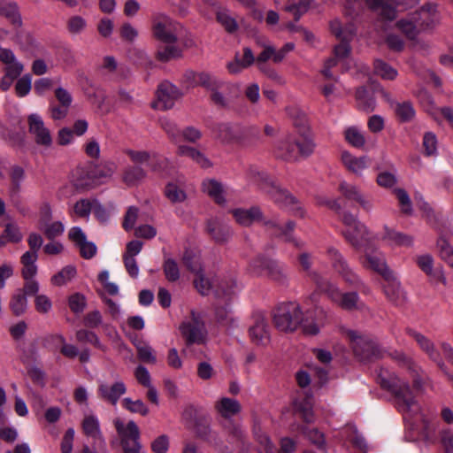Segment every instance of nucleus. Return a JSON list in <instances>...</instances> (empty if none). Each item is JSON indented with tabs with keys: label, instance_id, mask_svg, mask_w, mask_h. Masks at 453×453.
<instances>
[{
	"label": "nucleus",
	"instance_id": "1",
	"mask_svg": "<svg viewBox=\"0 0 453 453\" xmlns=\"http://www.w3.org/2000/svg\"><path fill=\"white\" fill-rule=\"evenodd\" d=\"M379 381L382 388L390 390L394 395L396 408L403 414L404 419L411 423L413 429L419 431L417 423L418 421L423 422L420 433L427 438L428 421L420 413L419 404L411 391L408 383L401 380L395 373L384 369H381L379 373Z\"/></svg>",
	"mask_w": 453,
	"mask_h": 453
},
{
	"label": "nucleus",
	"instance_id": "53",
	"mask_svg": "<svg viewBox=\"0 0 453 453\" xmlns=\"http://www.w3.org/2000/svg\"><path fill=\"white\" fill-rule=\"evenodd\" d=\"M166 45L157 50V58L162 62H168L172 59L180 58L181 50L175 43H165Z\"/></svg>",
	"mask_w": 453,
	"mask_h": 453
},
{
	"label": "nucleus",
	"instance_id": "59",
	"mask_svg": "<svg viewBox=\"0 0 453 453\" xmlns=\"http://www.w3.org/2000/svg\"><path fill=\"white\" fill-rule=\"evenodd\" d=\"M76 274L75 267L67 265L64 267L58 273L51 278V281L54 285L62 286L69 282L74 278Z\"/></svg>",
	"mask_w": 453,
	"mask_h": 453
},
{
	"label": "nucleus",
	"instance_id": "19",
	"mask_svg": "<svg viewBox=\"0 0 453 453\" xmlns=\"http://www.w3.org/2000/svg\"><path fill=\"white\" fill-rule=\"evenodd\" d=\"M327 254L332 260L334 268L347 282L351 285H357L359 282L358 277L350 270L342 255L335 248H328Z\"/></svg>",
	"mask_w": 453,
	"mask_h": 453
},
{
	"label": "nucleus",
	"instance_id": "52",
	"mask_svg": "<svg viewBox=\"0 0 453 453\" xmlns=\"http://www.w3.org/2000/svg\"><path fill=\"white\" fill-rule=\"evenodd\" d=\"M87 27V20L80 15H73L66 21L67 32L72 35L82 34Z\"/></svg>",
	"mask_w": 453,
	"mask_h": 453
},
{
	"label": "nucleus",
	"instance_id": "12",
	"mask_svg": "<svg viewBox=\"0 0 453 453\" xmlns=\"http://www.w3.org/2000/svg\"><path fill=\"white\" fill-rule=\"evenodd\" d=\"M250 271L252 274L257 276L269 273L273 280L279 282H283L286 279L282 265L263 257H257L251 261L250 264Z\"/></svg>",
	"mask_w": 453,
	"mask_h": 453
},
{
	"label": "nucleus",
	"instance_id": "40",
	"mask_svg": "<svg viewBox=\"0 0 453 453\" xmlns=\"http://www.w3.org/2000/svg\"><path fill=\"white\" fill-rule=\"evenodd\" d=\"M38 255L35 251H26L20 258L22 264L21 274L24 279L35 278L37 273L36 260Z\"/></svg>",
	"mask_w": 453,
	"mask_h": 453
},
{
	"label": "nucleus",
	"instance_id": "50",
	"mask_svg": "<svg viewBox=\"0 0 453 453\" xmlns=\"http://www.w3.org/2000/svg\"><path fill=\"white\" fill-rule=\"evenodd\" d=\"M346 141L353 147L360 149L365 144V137L357 127H349L344 131Z\"/></svg>",
	"mask_w": 453,
	"mask_h": 453
},
{
	"label": "nucleus",
	"instance_id": "27",
	"mask_svg": "<svg viewBox=\"0 0 453 453\" xmlns=\"http://www.w3.org/2000/svg\"><path fill=\"white\" fill-rule=\"evenodd\" d=\"M250 341L257 346H265L270 342L267 324L262 315L254 318V323L249 328Z\"/></svg>",
	"mask_w": 453,
	"mask_h": 453
},
{
	"label": "nucleus",
	"instance_id": "10",
	"mask_svg": "<svg viewBox=\"0 0 453 453\" xmlns=\"http://www.w3.org/2000/svg\"><path fill=\"white\" fill-rule=\"evenodd\" d=\"M350 341L355 354L362 359L379 358L382 353L378 344L369 336L360 334L357 331L348 329L344 332Z\"/></svg>",
	"mask_w": 453,
	"mask_h": 453
},
{
	"label": "nucleus",
	"instance_id": "43",
	"mask_svg": "<svg viewBox=\"0 0 453 453\" xmlns=\"http://www.w3.org/2000/svg\"><path fill=\"white\" fill-rule=\"evenodd\" d=\"M165 195L167 199L173 203H182L187 198V194L184 190V184L178 183L176 181H170L166 184Z\"/></svg>",
	"mask_w": 453,
	"mask_h": 453
},
{
	"label": "nucleus",
	"instance_id": "38",
	"mask_svg": "<svg viewBox=\"0 0 453 453\" xmlns=\"http://www.w3.org/2000/svg\"><path fill=\"white\" fill-rule=\"evenodd\" d=\"M177 153L180 156L189 157L203 168H210L211 166L210 159L203 152L195 148L180 145L178 147Z\"/></svg>",
	"mask_w": 453,
	"mask_h": 453
},
{
	"label": "nucleus",
	"instance_id": "41",
	"mask_svg": "<svg viewBox=\"0 0 453 453\" xmlns=\"http://www.w3.org/2000/svg\"><path fill=\"white\" fill-rule=\"evenodd\" d=\"M407 334L417 342L419 348L425 351L431 359L438 361V354L434 345L426 336L411 328L407 329Z\"/></svg>",
	"mask_w": 453,
	"mask_h": 453
},
{
	"label": "nucleus",
	"instance_id": "6",
	"mask_svg": "<svg viewBox=\"0 0 453 453\" xmlns=\"http://www.w3.org/2000/svg\"><path fill=\"white\" fill-rule=\"evenodd\" d=\"M309 274L316 283L317 288L331 299L332 302L344 310H355L361 307L359 296L356 292L342 293L332 282L322 277L317 272L310 271Z\"/></svg>",
	"mask_w": 453,
	"mask_h": 453
},
{
	"label": "nucleus",
	"instance_id": "58",
	"mask_svg": "<svg viewBox=\"0 0 453 453\" xmlns=\"http://www.w3.org/2000/svg\"><path fill=\"white\" fill-rule=\"evenodd\" d=\"M164 274L167 280L176 281L180 278V269L177 262L172 257H165L163 264Z\"/></svg>",
	"mask_w": 453,
	"mask_h": 453
},
{
	"label": "nucleus",
	"instance_id": "47",
	"mask_svg": "<svg viewBox=\"0 0 453 453\" xmlns=\"http://www.w3.org/2000/svg\"><path fill=\"white\" fill-rule=\"evenodd\" d=\"M373 72L383 80L393 81L398 73L396 69L381 59H376L373 63Z\"/></svg>",
	"mask_w": 453,
	"mask_h": 453
},
{
	"label": "nucleus",
	"instance_id": "46",
	"mask_svg": "<svg viewBox=\"0 0 453 453\" xmlns=\"http://www.w3.org/2000/svg\"><path fill=\"white\" fill-rule=\"evenodd\" d=\"M10 308L14 315L21 316L27 309V299L23 291L19 288L12 295L10 301Z\"/></svg>",
	"mask_w": 453,
	"mask_h": 453
},
{
	"label": "nucleus",
	"instance_id": "39",
	"mask_svg": "<svg viewBox=\"0 0 453 453\" xmlns=\"http://www.w3.org/2000/svg\"><path fill=\"white\" fill-rule=\"evenodd\" d=\"M145 178V170L138 165L127 166L122 173V181L128 187L139 185Z\"/></svg>",
	"mask_w": 453,
	"mask_h": 453
},
{
	"label": "nucleus",
	"instance_id": "29",
	"mask_svg": "<svg viewBox=\"0 0 453 453\" xmlns=\"http://www.w3.org/2000/svg\"><path fill=\"white\" fill-rule=\"evenodd\" d=\"M268 188L269 190L267 192L274 203L280 207L296 211V212L300 211L301 208L297 204L296 199L288 191L272 184Z\"/></svg>",
	"mask_w": 453,
	"mask_h": 453
},
{
	"label": "nucleus",
	"instance_id": "32",
	"mask_svg": "<svg viewBox=\"0 0 453 453\" xmlns=\"http://www.w3.org/2000/svg\"><path fill=\"white\" fill-rule=\"evenodd\" d=\"M0 62L4 65V72L17 78L24 71V65L16 58L14 52L8 49L0 51Z\"/></svg>",
	"mask_w": 453,
	"mask_h": 453
},
{
	"label": "nucleus",
	"instance_id": "21",
	"mask_svg": "<svg viewBox=\"0 0 453 453\" xmlns=\"http://www.w3.org/2000/svg\"><path fill=\"white\" fill-rule=\"evenodd\" d=\"M339 190L347 200L357 203L366 211H372V202L365 197L361 188L356 184L342 181Z\"/></svg>",
	"mask_w": 453,
	"mask_h": 453
},
{
	"label": "nucleus",
	"instance_id": "28",
	"mask_svg": "<svg viewBox=\"0 0 453 453\" xmlns=\"http://www.w3.org/2000/svg\"><path fill=\"white\" fill-rule=\"evenodd\" d=\"M341 160L348 171L361 176L365 170L370 167L371 159L367 156L356 157L349 151H342Z\"/></svg>",
	"mask_w": 453,
	"mask_h": 453
},
{
	"label": "nucleus",
	"instance_id": "35",
	"mask_svg": "<svg viewBox=\"0 0 453 453\" xmlns=\"http://www.w3.org/2000/svg\"><path fill=\"white\" fill-rule=\"evenodd\" d=\"M207 232L217 242H226L232 234L230 226L219 219L208 220Z\"/></svg>",
	"mask_w": 453,
	"mask_h": 453
},
{
	"label": "nucleus",
	"instance_id": "44",
	"mask_svg": "<svg viewBox=\"0 0 453 453\" xmlns=\"http://www.w3.org/2000/svg\"><path fill=\"white\" fill-rule=\"evenodd\" d=\"M133 343L136 348L139 360L149 365L157 363L155 350L148 342L136 340Z\"/></svg>",
	"mask_w": 453,
	"mask_h": 453
},
{
	"label": "nucleus",
	"instance_id": "64",
	"mask_svg": "<svg viewBox=\"0 0 453 453\" xmlns=\"http://www.w3.org/2000/svg\"><path fill=\"white\" fill-rule=\"evenodd\" d=\"M32 88V76L29 73L24 74L21 78H19L15 85L16 94L23 97L27 96Z\"/></svg>",
	"mask_w": 453,
	"mask_h": 453
},
{
	"label": "nucleus",
	"instance_id": "2",
	"mask_svg": "<svg viewBox=\"0 0 453 453\" xmlns=\"http://www.w3.org/2000/svg\"><path fill=\"white\" fill-rule=\"evenodd\" d=\"M316 321L309 311L303 315L301 307L296 303H284L277 306L273 312V323L282 332H293L299 326L306 334L315 335L319 334L323 326L324 311L320 308L314 311Z\"/></svg>",
	"mask_w": 453,
	"mask_h": 453
},
{
	"label": "nucleus",
	"instance_id": "42",
	"mask_svg": "<svg viewBox=\"0 0 453 453\" xmlns=\"http://www.w3.org/2000/svg\"><path fill=\"white\" fill-rule=\"evenodd\" d=\"M274 2L279 4L282 0H274ZM310 4V0H285L284 9L297 20L308 11Z\"/></svg>",
	"mask_w": 453,
	"mask_h": 453
},
{
	"label": "nucleus",
	"instance_id": "13",
	"mask_svg": "<svg viewBox=\"0 0 453 453\" xmlns=\"http://www.w3.org/2000/svg\"><path fill=\"white\" fill-rule=\"evenodd\" d=\"M419 0H366L367 4L374 9L381 19L393 20L395 18V10L393 4L407 8L418 3Z\"/></svg>",
	"mask_w": 453,
	"mask_h": 453
},
{
	"label": "nucleus",
	"instance_id": "4",
	"mask_svg": "<svg viewBox=\"0 0 453 453\" xmlns=\"http://www.w3.org/2000/svg\"><path fill=\"white\" fill-rule=\"evenodd\" d=\"M231 212L235 221L243 226H250L255 222H263V225L267 230H270L273 234L283 238L285 242H293L296 247L302 245V243L292 235V232L296 226L294 221H288L286 226H283L275 218L271 219H265L261 210L256 206L249 209L238 208L233 210Z\"/></svg>",
	"mask_w": 453,
	"mask_h": 453
},
{
	"label": "nucleus",
	"instance_id": "62",
	"mask_svg": "<svg viewBox=\"0 0 453 453\" xmlns=\"http://www.w3.org/2000/svg\"><path fill=\"white\" fill-rule=\"evenodd\" d=\"M395 111V114L402 121H409L415 115V110L410 102L397 104Z\"/></svg>",
	"mask_w": 453,
	"mask_h": 453
},
{
	"label": "nucleus",
	"instance_id": "25",
	"mask_svg": "<svg viewBox=\"0 0 453 453\" xmlns=\"http://www.w3.org/2000/svg\"><path fill=\"white\" fill-rule=\"evenodd\" d=\"M113 425L120 438L121 445L139 441L140 430L134 421L131 420L125 424L121 418H116L113 419Z\"/></svg>",
	"mask_w": 453,
	"mask_h": 453
},
{
	"label": "nucleus",
	"instance_id": "24",
	"mask_svg": "<svg viewBox=\"0 0 453 453\" xmlns=\"http://www.w3.org/2000/svg\"><path fill=\"white\" fill-rule=\"evenodd\" d=\"M68 236L79 248L82 257L88 259L96 253V246L92 242H88L86 234L79 226H73L70 229Z\"/></svg>",
	"mask_w": 453,
	"mask_h": 453
},
{
	"label": "nucleus",
	"instance_id": "60",
	"mask_svg": "<svg viewBox=\"0 0 453 453\" xmlns=\"http://www.w3.org/2000/svg\"><path fill=\"white\" fill-rule=\"evenodd\" d=\"M48 239H54L64 233V225L61 221L47 222L39 226Z\"/></svg>",
	"mask_w": 453,
	"mask_h": 453
},
{
	"label": "nucleus",
	"instance_id": "63",
	"mask_svg": "<svg viewBox=\"0 0 453 453\" xmlns=\"http://www.w3.org/2000/svg\"><path fill=\"white\" fill-rule=\"evenodd\" d=\"M423 148L426 156L430 157L437 152V138L432 132H426L423 137Z\"/></svg>",
	"mask_w": 453,
	"mask_h": 453
},
{
	"label": "nucleus",
	"instance_id": "20",
	"mask_svg": "<svg viewBox=\"0 0 453 453\" xmlns=\"http://www.w3.org/2000/svg\"><path fill=\"white\" fill-rule=\"evenodd\" d=\"M418 266L432 280L441 282L444 286L447 285V280L441 266L434 267V257L430 254H422L416 257L415 259Z\"/></svg>",
	"mask_w": 453,
	"mask_h": 453
},
{
	"label": "nucleus",
	"instance_id": "15",
	"mask_svg": "<svg viewBox=\"0 0 453 453\" xmlns=\"http://www.w3.org/2000/svg\"><path fill=\"white\" fill-rule=\"evenodd\" d=\"M371 242L372 240L360 248L365 250V260L363 264L366 268L375 271L383 278H388L390 276L391 271L387 266L383 254L370 246Z\"/></svg>",
	"mask_w": 453,
	"mask_h": 453
},
{
	"label": "nucleus",
	"instance_id": "34",
	"mask_svg": "<svg viewBox=\"0 0 453 453\" xmlns=\"http://www.w3.org/2000/svg\"><path fill=\"white\" fill-rule=\"evenodd\" d=\"M214 407L217 412L226 419H230L242 410L240 403L230 397L220 398L215 403Z\"/></svg>",
	"mask_w": 453,
	"mask_h": 453
},
{
	"label": "nucleus",
	"instance_id": "31",
	"mask_svg": "<svg viewBox=\"0 0 453 453\" xmlns=\"http://www.w3.org/2000/svg\"><path fill=\"white\" fill-rule=\"evenodd\" d=\"M215 134L223 142H232L242 137L243 130L237 124L221 123L217 126Z\"/></svg>",
	"mask_w": 453,
	"mask_h": 453
},
{
	"label": "nucleus",
	"instance_id": "56",
	"mask_svg": "<svg viewBox=\"0 0 453 453\" xmlns=\"http://www.w3.org/2000/svg\"><path fill=\"white\" fill-rule=\"evenodd\" d=\"M437 248L441 258L453 268V247L448 240L443 237L439 238L437 241Z\"/></svg>",
	"mask_w": 453,
	"mask_h": 453
},
{
	"label": "nucleus",
	"instance_id": "8",
	"mask_svg": "<svg viewBox=\"0 0 453 453\" xmlns=\"http://www.w3.org/2000/svg\"><path fill=\"white\" fill-rule=\"evenodd\" d=\"M341 219L346 227L343 235L354 248L359 250L373 239L367 227L357 219V216L343 211Z\"/></svg>",
	"mask_w": 453,
	"mask_h": 453
},
{
	"label": "nucleus",
	"instance_id": "37",
	"mask_svg": "<svg viewBox=\"0 0 453 453\" xmlns=\"http://www.w3.org/2000/svg\"><path fill=\"white\" fill-rule=\"evenodd\" d=\"M203 191L212 198L217 203L223 204L226 202L223 185L214 179H208L202 183Z\"/></svg>",
	"mask_w": 453,
	"mask_h": 453
},
{
	"label": "nucleus",
	"instance_id": "49",
	"mask_svg": "<svg viewBox=\"0 0 453 453\" xmlns=\"http://www.w3.org/2000/svg\"><path fill=\"white\" fill-rule=\"evenodd\" d=\"M383 239L390 241L393 244L399 246L411 247L413 244V237L403 233L395 232L394 230L385 228Z\"/></svg>",
	"mask_w": 453,
	"mask_h": 453
},
{
	"label": "nucleus",
	"instance_id": "9",
	"mask_svg": "<svg viewBox=\"0 0 453 453\" xmlns=\"http://www.w3.org/2000/svg\"><path fill=\"white\" fill-rule=\"evenodd\" d=\"M180 331L187 345H204L208 341V331L203 317L195 311L180 324Z\"/></svg>",
	"mask_w": 453,
	"mask_h": 453
},
{
	"label": "nucleus",
	"instance_id": "11",
	"mask_svg": "<svg viewBox=\"0 0 453 453\" xmlns=\"http://www.w3.org/2000/svg\"><path fill=\"white\" fill-rule=\"evenodd\" d=\"M179 25L164 13H156L152 18V35L164 43H175Z\"/></svg>",
	"mask_w": 453,
	"mask_h": 453
},
{
	"label": "nucleus",
	"instance_id": "26",
	"mask_svg": "<svg viewBox=\"0 0 453 453\" xmlns=\"http://www.w3.org/2000/svg\"><path fill=\"white\" fill-rule=\"evenodd\" d=\"M127 392L126 385L123 381H116L110 385L101 382L98 386V395L101 399L116 405L119 398Z\"/></svg>",
	"mask_w": 453,
	"mask_h": 453
},
{
	"label": "nucleus",
	"instance_id": "17",
	"mask_svg": "<svg viewBox=\"0 0 453 453\" xmlns=\"http://www.w3.org/2000/svg\"><path fill=\"white\" fill-rule=\"evenodd\" d=\"M201 86L204 87L211 93V101L219 106L224 107L227 104L226 97L219 91L224 85V81L211 75L203 73L197 75Z\"/></svg>",
	"mask_w": 453,
	"mask_h": 453
},
{
	"label": "nucleus",
	"instance_id": "30",
	"mask_svg": "<svg viewBox=\"0 0 453 453\" xmlns=\"http://www.w3.org/2000/svg\"><path fill=\"white\" fill-rule=\"evenodd\" d=\"M117 165L113 161H105L96 165L89 173L92 182L89 185L104 183L110 180L117 171ZM86 185L88 186V183Z\"/></svg>",
	"mask_w": 453,
	"mask_h": 453
},
{
	"label": "nucleus",
	"instance_id": "7",
	"mask_svg": "<svg viewBox=\"0 0 453 453\" xmlns=\"http://www.w3.org/2000/svg\"><path fill=\"white\" fill-rule=\"evenodd\" d=\"M240 288L234 279L219 282L214 293L217 298L215 316L219 322L224 323L231 319L229 302L239 291Z\"/></svg>",
	"mask_w": 453,
	"mask_h": 453
},
{
	"label": "nucleus",
	"instance_id": "5",
	"mask_svg": "<svg viewBox=\"0 0 453 453\" xmlns=\"http://www.w3.org/2000/svg\"><path fill=\"white\" fill-rule=\"evenodd\" d=\"M315 149V143L306 134L298 137L293 134H286L275 144L274 154L286 161H297L299 157H307Z\"/></svg>",
	"mask_w": 453,
	"mask_h": 453
},
{
	"label": "nucleus",
	"instance_id": "57",
	"mask_svg": "<svg viewBox=\"0 0 453 453\" xmlns=\"http://www.w3.org/2000/svg\"><path fill=\"white\" fill-rule=\"evenodd\" d=\"M217 20L226 28L228 32H234L237 28V23L235 19L230 15L229 11L218 8L217 12Z\"/></svg>",
	"mask_w": 453,
	"mask_h": 453
},
{
	"label": "nucleus",
	"instance_id": "36",
	"mask_svg": "<svg viewBox=\"0 0 453 453\" xmlns=\"http://www.w3.org/2000/svg\"><path fill=\"white\" fill-rule=\"evenodd\" d=\"M396 27L410 40H414L421 32L417 19L411 12L396 22Z\"/></svg>",
	"mask_w": 453,
	"mask_h": 453
},
{
	"label": "nucleus",
	"instance_id": "3",
	"mask_svg": "<svg viewBox=\"0 0 453 453\" xmlns=\"http://www.w3.org/2000/svg\"><path fill=\"white\" fill-rule=\"evenodd\" d=\"M329 27L331 33L340 40V43L334 46V56L325 61L321 73L326 78H333L330 69L338 64H341L344 70L349 68L351 52L349 42L353 39L356 33V28L352 23L349 22L343 25L337 19H333Z\"/></svg>",
	"mask_w": 453,
	"mask_h": 453
},
{
	"label": "nucleus",
	"instance_id": "48",
	"mask_svg": "<svg viewBox=\"0 0 453 453\" xmlns=\"http://www.w3.org/2000/svg\"><path fill=\"white\" fill-rule=\"evenodd\" d=\"M247 178L251 183L259 186L261 188L265 189L272 184L267 174L255 166H250L248 169Z\"/></svg>",
	"mask_w": 453,
	"mask_h": 453
},
{
	"label": "nucleus",
	"instance_id": "33",
	"mask_svg": "<svg viewBox=\"0 0 453 453\" xmlns=\"http://www.w3.org/2000/svg\"><path fill=\"white\" fill-rule=\"evenodd\" d=\"M384 279L386 280L384 292L387 297L396 305L402 304L405 300V293L402 289L400 282L394 276L392 272L389 277Z\"/></svg>",
	"mask_w": 453,
	"mask_h": 453
},
{
	"label": "nucleus",
	"instance_id": "18",
	"mask_svg": "<svg viewBox=\"0 0 453 453\" xmlns=\"http://www.w3.org/2000/svg\"><path fill=\"white\" fill-rule=\"evenodd\" d=\"M258 45L263 47L262 52L256 58V64L257 68L264 73H265L269 78L273 80H277L279 78L278 73L272 68H270L266 62L270 59L275 63V56L277 55V50L275 47L265 41H257Z\"/></svg>",
	"mask_w": 453,
	"mask_h": 453
},
{
	"label": "nucleus",
	"instance_id": "51",
	"mask_svg": "<svg viewBox=\"0 0 453 453\" xmlns=\"http://www.w3.org/2000/svg\"><path fill=\"white\" fill-rule=\"evenodd\" d=\"M0 15L8 19L13 25H21V17L15 3H5L0 5Z\"/></svg>",
	"mask_w": 453,
	"mask_h": 453
},
{
	"label": "nucleus",
	"instance_id": "54",
	"mask_svg": "<svg viewBox=\"0 0 453 453\" xmlns=\"http://www.w3.org/2000/svg\"><path fill=\"white\" fill-rule=\"evenodd\" d=\"M122 405L132 413H137L142 416H146L149 413L148 406L140 399L133 400L130 397H126L122 400Z\"/></svg>",
	"mask_w": 453,
	"mask_h": 453
},
{
	"label": "nucleus",
	"instance_id": "55",
	"mask_svg": "<svg viewBox=\"0 0 453 453\" xmlns=\"http://www.w3.org/2000/svg\"><path fill=\"white\" fill-rule=\"evenodd\" d=\"M357 101L359 109L366 112L372 111L375 109L376 102L372 96H369L366 90L360 88L357 91Z\"/></svg>",
	"mask_w": 453,
	"mask_h": 453
},
{
	"label": "nucleus",
	"instance_id": "16",
	"mask_svg": "<svg viewBox=\"0 0 453 453\" xmlns=\"http://www.w3.org/2000/svg\"><path fill=\"white\" fill-rule=\"evenodd\" d=\"M27 121L29 132L34 136L35 142L42 146L50 147L52 144V137L42 117L33 113L28 116Z\"/></svg>",
	"mask_w": 453,
	"mask_h": 453
},
{
	"label": "nucleus",
	"instance_id": "23",
	"mask_svg": "<svg viewBox=\"0 0 453 453\" xmlns=\"http://www.w3.org/2000/svg\"><path fill=\"white\" fill-rule=\"evenodd\" d=\"M411 13L422 33L432 29L439 21L436 6L434 4H426Z\"/></svg>",
	"mask_w": 453,
	"mask_h": 453
},
{
	"label": "nucleus",
	"instance_id": "45",
	"mask_svg": "<svg viewBox=\"0 0 453 453\" xmlns=\"http://www.w3.org/2000/svg\"><path fill=\"white\" fill-rule=\"evenodd\" d=\"M394 357L402 362L411 372V376L413 379V387L418 391L421 390L423 386V380L418 375L419 368L403 353H395Z\"/></svg>",
	"mask_w": 453,
	"mask_h": 453
},
{
	"label": "nucleus",
	"instance_id": "61",
	"mask_svg": "<svg viewBox=\"0 0 453 453\" xmlns=\"http://www.w3.org/2000/svg\"><path fill=\"white\" fill-rule=\"evenodd\" d=\"M394 194L398 200L401 211L406 215H411L412 204L408 193L403 188H395Z\"/></svg>",
	"mask_w": 453,
	"mask_h": 453
},
{
	"label": "nucleus",
	"instance_id": "14",
	"mask_svg": "<svg viewBox=\"0 0 453 453\" xmlns=\"http://www.w3.org/2000/svg\"><path fill=\"white\" fill-rule=\"evenodd\" d=\"M181 96L176 86L168 81L162 82L157 90V100L152 107L157 110H168L173 108L175 101Z\"/></svg>",
	"mask_w": 453,
	"mask_h": 453
},
{
	"label": "nucleus",
	"instance_id": "22",
	"mask_svg": "<svg viewBox=\"0 0 453 453\" xmlns=\"http://www.w3.org/2000/svg\"><path fill=\"white\" fill-rule=\"evenodd\" d=\"M81 428L84 434L93 440L95 445L97 444L99 447L105 446V440L101 431L100 421L96 415H85L81 422Z\"/></svg>",
	"mask_w": 453,
	"mask_h": 453
}]
</instances>
